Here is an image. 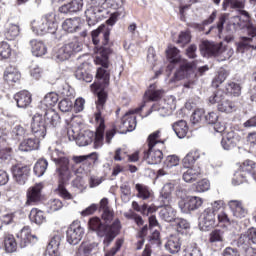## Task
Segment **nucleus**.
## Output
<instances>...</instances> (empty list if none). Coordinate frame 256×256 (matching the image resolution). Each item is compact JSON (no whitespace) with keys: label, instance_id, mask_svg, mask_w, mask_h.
<instances>
[{"label":"nucleus","instance_id":"obj_38","mask_svg":"<svg viewBox=\"0 0 256 256\" xmlns=\"http://www.w3.org/2000/svg\"><path fill=\"white\" fill-rule=\"evenodd\" d=\"M239 170L248 177H253L256 171V163L253 160H245L241 165Z\"/></svg>","mask_w":256,"mask_h":256},{"label":"nucleus","instance_id":"obj_3","mask_svg":"<svg viewBox=\"0 0 256 256\" xmlns=\"http://www.w3.org/2000/svg\"><path fill=\"white\" fill-rule=\"evenodd\" d=\"M68 139L75 141L78 147H87L94 143V148L103 147L105 139V131L103 129L85 130V129H69L67 131Z\"/></svg>","mask_w":256,"mask_h":256},{"label":"nucleus","instance_id":"obj_46","mask_svg":"<svg viewBox=\"0 0 256 256\" xmlns=\"http://www.w3.org/2000/svg\"><path fill=\"white\" fill-rule=\"evenodd\" d=\"M225 239V231L221 229H215L209 234L210 243H223Z\"/></svg>","mask_w":256,"mask_h":256},{"label":"nucleus","instance_id":"obj_18","mask_svg":"<svg viewBox=\"0 0 256 256\" xmlns=\"http://www.w3.org/2000/svg\"><path fill=\"white\" fill-rule=\"evenodd\" d=\"M53 160L58 165L57 171L61 181H69V159L67 157H60Z\"/></svg>","mask_w":256,"mask_h":256},{"label":"nucleus","instance_id":"obj_5","mask_svg":"<svg viewBox=\"0 0 256 256\" xmlns=\"http://www.w3.org/2000/svg\"><path fill=\"white\" fill-rule=\"evenodd\" d=\"M61 123V117L57 111L48 109L45 112V118L41 114H35L32 117L31 129H53Z\"/></svg>","mask_w":256,"mask_h":256},{"label":"nucleus","instance_id":"obj_28","mask_svg":"<svg viewBox=\"0 0 256 256\" xmlns=\"http://www.w3.org/2000/svg\"><path fill=\"white\" fill-rule=\"evenodd\" d=\"M165 249L168 253L175 255V253H179L181 251V240L177 235H171L168 237L165 243Z\"/></svg>","mask_w":256,"mask_h":256},{"label":"nucleus","instance_id":"obj_34","mask_svg":"<svg viewBox=\"0 0 256 256\" xmlns=\"http://www.w3.org/2000/svg\"><path fill=\"white\" fill-rule=\"evenodd\" d=\"M135 189H136V191H138V193H137L138 199L147 201L148 199L153 198V192L151 191V189H149L148 186H145L143 184H136Z\"/></svg>","mask_w":256,"mask_h":256},{"label":"nucleus","instance_id":"obj_54","mask_svg":"<svg viewBox=\"0 0 256 256\" xmlns=\"http://www.w3.org/2000/svg\"><path fill=\"white\" fill-rule=\"evenodd\" d=\"M247 174H244L240 169H238L232 178V185H241L247 181Z\"/></svg>","mask_w":256,"mask_h":256},{"label":"nucleus","instance_id":"obj_36","mask_svg":"<svg viewBox=\"0 0 256 256\" xmlns=\"http://www.w3.org/2000/svg\"><path fill=\"white\" fill-rule=\"evenodd\" d=\"M160 218L167 223L175 221V209L172 206H164L159 213Z\"/></svg>","mask_w":256,"mask_h":256},{"label":"nucleus","instance_id":"obj_35","mask_svg":"<svg viewBox=\"0 0 256 256\" xmlns=\"http://www.w3.org/2000/svg\"><path fill=\"white\" fill-rule=\"evenodd\" d=\"M201 176V169L200 168H188L183 173V180L186 183H193V181H197Z\"/></svg>","mask_w":256,"mask_h":256},{"label":"nucleus","instance_id":"obj_49","mask_svg":"<svg viewBox=\"0 0 256 256\" xmlns=\"http://www.w3.org/2000/svg\"><path fill=\"white\" fill-rule=\"evenodd\" d=\"M120 191L122 201H124V203H128L129 199H131V185H129V182H124L120 186Z\"/></svg>","mask_w":256,"mask_h":256},{"label":"nucleus","instance_id":"obj_10","mask_svg":"<svg viewBox=\"0 0 256 256\" xmlns=\"http://www.w3.org/2000/svg\"><path fill=\"white\" fill-rule=\"evenodd\" d=\"M215 213L210 209H205L199 218V227L201 231H210L213 227H217V220L215 218Z\"/></svg>","mask_w":256,"mask_h":256},{"label":"nucleus","instance_id":"obj_58","mask_svg":"<svg viewBox=\"0 0 256 256\" xmlns=\"http://www.w3.org/2000/svg\"><path fill=\"white\" fill-rule=\"evenodd\" d=\"M199 159V151H192L188 153L183 159L184 167H189V165H193L195 161Z\"/></svg>","mask_w":256,"mask_h":256},{"label":"nucleus","instance_id":"obj_51","mask_svg":"<svg viewBox=\"0 0 256 256\" xmlns=\"http://www.w3.org/2000/svg\"><path fill=\"white\" fill-rule=\"evenodd\" d=\"M176 225V231L178 233L184 234L187 229L191 227V225L187 222V220L183 218H175L174 219Z\"/></svg>","mask_w":256,"mask_h":256},{"label":"nucleus","instance_id":"obj_1","mask_svg":"<svg viewBox=\"0 0 256 256\" xmlns=\"http://www.w3.org/2000/svg\"><path fill=\"white\" fill-rule=\"evenodd\" d=\"M103 34V47H101L98 52L96 53L94 62L96 65H101L97 69L96 77L97 79H102L104 85H109V55L113 53V50L109 48L107 45H109V36L111 35V32L105 28V25H101L96 30L92 31V37H99V35Z\"/></svg>","mask_w":256,"mask_h":256},{"label":"nucleus","instance_id":"obj_23","mask_svg":"<svg viewBox=\"0 0 256 256\" xmlns=\"http://www.w3.org/2000/svg\"><path fill=\"white\" fill-rule=\"evenodd\" d=\"M219 44H215V42L203 41L200 45V51L204 57H217V53L219 51Z\"/></svg>","mask_w":256,"mask_h":256},{"label":"nucleus","instance_id":"obj_22","mask_svg":"<svg viewBox=\"0 0 256 256\" xmlns=\"http://www.w3.org/2000/svg\"><path fill=\"white\" fill-rule=\"evenodd\" d=\"M215 133H220L222 137L221 145L225 151H229L231 147H233L234 139H235V131L233 130H222L219 132V130H215Z\"/></svg>","mask_w":256,"mask_h":256},{"label":"nucleus","instance_id":"obj_9","mask_svg":"<svg viewBox=\"0 0 256 256\" xmlns=\"http://www.w3.org/2000/svg\"><path fill=\"white\" fill-rule=\"evenodd\" d=\"M83 235H85V229L81 227L79 222H73L66 231V239L70 245L81 243Z\"/></svg>","mask_w":256,"mask_h":256},{"label":"nucleus","instance_id":"obj_63","mask_svg":"<svg viewBox=\"0 0 256 256\" xmlns=\"http://www.w3.org/2000/svg\"><path fill=\"white\" fill-rule=\"evenodd\" d=\"M191 42V33L189 32H181L179 34L178 40H177V44L181 45V47H185V45H187V43Z\"/></svg>","mask_w":256,"mask_h":256},{"label":"nucleus","instance_id":"obj_19","mask_svg":"<svg viewBox=\"0 0 256 256\" xmlns=\"http://www.w3.org/2000/svg\"><path fill=\"white\" fill-rule=\"evenodd\" d=\"M14 101L19 109H27L33 101L31 93L27 90H22L14 95Z\"/></svg>","mask_w":256,"mask_h":256},{"label":"nucleus","instance_id":"obj_17","mask_svg":"<svg viewBox=\"0 0 256 256\" xmlns=\"http://www.w3.org/2000/svg\"><path fill=\"white\" fill-rule=\"evenodd\" d=\"M196 67L197 66L195 65V62H185L184 64H181L180 68L174 74L173 81H181L182 79H187V77L193 74V71Z\"/></svg>","mask_w":256,"mask_h":256},{"label":"nucleus","instance_id":"obj_47","mask_svg":"<svg viewBox=\"0 0 256 256\" xmlns=\"http://www.w3.org/2000/svg\"><path fill=\"white\" fill-rule=\"evenodd\" d=\"M203 115H205V110L203 108H197L194 110L190 117V123L192 127H195V125H199L201 123V119H203Z\"/></svg>","mask_w":256,"mask_h":256},{"label":"nucleus","instance_id":"obj_29","mask_svg":"<svg viewBox=\"0 0 256 256\" xmlns=\"http://www.w3.org/2000/svg\"><path fill=\"white\" fill-rule=\"evenodd\" d=\"M31 52L34 57H43V55L47 54V46L43 41L33 39L30 41Z\"/></svg>","mask_w":256,"mask_h":256},{"label":"nucleus","instance_id":"obj_37","mask_svg":"<svg viewBox=\"0 0 256 256\" xmlns=\"http://www.w3.org/2000/svg\"><path fill=\"white\" fill-rule=\"evenodd\" d=\"M234 53L235 51L233 50V48L229 46H219L216 57L218 58V61H227V59H231L233 57Z\"/></svg>","mask_w":256,"mask_h":256},{"label":"nucleus","instance_id":"obj_44","mask_svg":"<svg viewBox=\"0 0 256 256\" xmlns=\"http://www.w3.org/2000/svg\"><path fill=\"white\" fill-rule=\"evenodd\" d=\"M245 49H256V38H243V41L238 44V51L244 53Z\"/></svg>","mask_w":256,"mask_h":256},{"label":"nucleus","instance_id":"obj_24","mask_svg":"<svg viewBox=\"0 0 256 256\" xmlns=\"http://www.w3.org/2000/svg\"><path fill=\"white\" fill-rule=\"evenodd\" d=\"M59 101V95L55 92H49L45 95L44 99L40 102V109H43L45 113L49 111V109H53L52 107H55L57 105V102Z\"/></svg>","mask_w":256,"mask_h":256},{"label":"nucleus","instance_id":"obj_40","mask_svg":"<svg viewBox=\"0 0 256 256\" xmlns=\"http://www.w3.org/2000/svg\"><path fill=\"white\" fill-rule=\"evenodd\" d=\"M19 33V25L10 23L6 26L4 35L8 41H13V39L19 37Z\"/></svg>","mask_w":256,"mask_h":256},{"label":"nucleus","instance_id":"obj_39","mask_svg":"<svg viewBox=\"0 0 256 256\" xmlns=\"http://www.w3.org/2000/svg\"><path fill=\"white\" fill-rule=\"evenodd\" d=\"M4 247L6 253H15V251H17V241L15 240V236L6 234L4 236Z\"/></svg>","mask_w":256,"mask_h":256},{"label":"nucleus","instance_id":"obj_55","mask_svg":"<svg viewBox=\"0 0 256 256\" xmlns=\"http://www.w3.org/2000/svg\"><path fill=\"white\" fill-rule=\"evenodd\" d=\"M225 21H227V15H222L219 18L217 26H211L209 31L206 32V35H209L211 31H215V33L221 34L223 32V26L225 25Z\"/></svg>","mask_w":256,"mask_h":256},{"label":"nucleus","instance_id":"obj_45","mask_svg":"<svg viewBox=\"0 0 256 256\" xmlns=\"http://www.w3.org/2000/svg\"><path fill=\"white\" fill-rule=\"evenodd\" d=\"M168 61L170 63H179L181 61V55L179 54V49L175 46L168 47V50L166 51Z\"/></svg>","mask_w":256,"mask_h":256},{"label":"nucleus","instance_id":"obj_42","mask_svg":"<svg viewBox=\"0 0 256 256\" xmlns=\"http://www.w3.org/2000/svg\"><path fill=\"white\" fill-rule=\"evenodd\" d=\"M29 219L32 223H36V225L45 223V215L43 214V211L38 210L37 208H33L30 211Z\"/></svg>","mask_w":256,"mask_h":256},{"label":"nucleus","instance_id":"obj_7","mask_svg":"<svg viewBox=\"0 0 256 256\" xmlns=\"http://www.w3.org/2000/svg\"><path fill=\"white\" fill-rule=\"evenodd\" d=\"M82 49L83 43L79 41V38H73L72 41L64 44L54 53V59L60 62L67 61L73 53H79Z\"/></svg>","mask_w":256,"mask_h":256},{"label":"nucleus","instance_id":"obj_52","mask_svg":"<svg viewBox=\"0 0 256 256\" xmlns=\"http://www.w3.org/2000/svg\"><path fill=\"white\" fill-rule=\"evenodd\" d=\"M245 0H236L234 5L232 6V9H240V15L245 17V21H249L251 16L249 15V12L243 10L245 9Z\"/></svg>","mask_w":256,"mask_h":256},{"label":"nucleus","instance_id":"obj_57","mask_svg":"<svg viewBox=\"0 0 256 256\" xmlns=\"http://www.w3.org/2000/svg\"><path fill=\"white\" fill-rule=\"evenodd\" d=\"M251 245L253 243L251 242L247 232L245 234H242L238 239V247H242V249H245L249 251L251 249Z\"/></svg>","mask_w":256,"mask_h":256},{"label":"nucleus","instance_id":"obj_64","mask_svg":"<svg viewBox=\"0 0 256 256\" xmlns=\"http://www.w3.org/2000/svg\"><path fill=\"white\" fill-rule=\"evenodd\" d=\"M184 256H203V253H201L199 248L189 246L184 249Z\"/></svg>","mask_w":256,"mask_h":256},{"label":"nucleus","instance_id":"obj_11","mask_svg":"<svg viewBox=\"0 0 256 256\" xmlns=\"http://www.w3.org/2000/svg\"><path fill=\"white\" fill-rule=\"evenodd\" d=\"M203 205V198L198 196H189L186 200L179 202V207L182 213H189L191 211H196Z\"/></svg>","mask_w":256,"mask_h":256},{"label":"nucleus","instance_id":"obj_26","mask_svg":"<svg viewBox=\"0 0 256 256\" xmlns=\"http://www.w3.org/2000/svg\"><path fill=\"white\" fill-rule=\"evenodd\" d=\"M4 80L8 85H15V83H19L21 81V73L17 68L13 66H9L4 71Z\"/></svg>","mask_w":256,"mask_h":256},{"label":"nucleus","instance_id":"obj_8","mask_svg":"<svg viewBox=\"0 0 256 256\" xmlns=\"http://www.w3.org/2000/svg\"><path fill=\"white\" fill-rule=\"evenodd\" d=\"M209 103L218 105V111L221 113H233L236 107L235 104L227 99H225V93L223 91H218L213 96L209 98Z\"/></svg>","mask_w":256,"mask_h":256},{"label":"nucleus","instance_id":"obj_13","mask_svg":"<svg viewBox=\"0 0 256 256\" xmlns=\"http://www.w3.org/2000/svg\"><path fill=\"white\" fill-rule=\"evenodd\" d=\"M228 207L235 219H245L249 210L246 209L245 204L241 200L228 201Z\"/></svg>","mask_w":256,"mask_h":256},{"label":"nucleus","instance_id":"obj_43","mask_svg":"<svg viewBox=\"0 0 256 256\" xmlns=\"http://www.w3.org/2000/svg\"><path fill=\"white\" fill-rule=\"evenodd\" d=\"M49 163L45 159H39L34 165V173L36 177H43L45 175V171H47V167Z\"/></svg>","mask_w":256,"mask_h":256},{"label":"nucleus","instance_id":"obj_41","mask_svg":"<svg viewBox=\"0 0 256 256\" xmlns=\"http://www.w3.org/2000/svg\"><path fill=\"white\" fill-rule=\"evenodd\" d=\"M145 97L149 101H159L163 97V90H157V85L151 84L148 91L145 93Z\"/></svg>","mask_w":256,"mask_h":256},{"label":"nucleus","instance_id":"obj_6","mask_svg":"<svg viewBox=\"0 0 256 256\" xmlns=\"http://www.w3.org/2000/svg\"><path fill=\"white\" fill-rule=\"evenodd\" d=\"M161 131H156L148 137V151L144 152V159L148 165H159L163 161V152L159 149H155L157 143H163L159 140Z\"/></svg>","mask_w":256,"mask_h":256},{"label":"nucleus","instance_id":"obj_56","mask_svg":"<svg viewBox=\"0 0 256 256\" xmlns=\"http://www.w3.org/2000/svg\"><path fill=\"white\" fill-rule=\"evenodd\" d=\"M228 76H229V72H227V70L220 69L218 71L217 77L212 81V85L214 87H219V85H221V83L225 82V79H227Z\"/></svg>","mask_w":256,"mask_h":256},{"label":"nucleus","instance_id":"obj_4","mask_svg":"<svg viewBox=\"0 0 256 256\" xmlns=\"http://www.w3.org/2000/svg\"><path fill=\"white\" fill-rule=\"evenodd\" d=\"M58 27L55 21V12H49L42 18L31 22V29L35 35H47V33L56 35Z\"/></svg>","mask_w":256,"mask_h":256},{"label":"nucleus","instance_id":"obj_27","mask_svg":"<svg viewBox=\"0 0 256 256\" xmlns=\"http://www.w3.org/2000/svg\"><path fill=\"white\" fill-rule=\"evenodd\" d=\"M75 77L79 81H85L86 83H91L93 81V74L89 71V64L83 63L75 71Z\"/></svg>","mask_w":256,"mask_h":256},{"label":"nucleus","instance_id":"obj_33","mask_svg":"<svg viewBox=\"0 0 256 256\" xmlns=\"http://www.w3.org/2000/svg\"><path fill=\"white\" fill-rule=\"evenodd\" d=\"M79 25V18H68L62 23V29L66 31V33H75V31L79 29Z\"/></svg>","mask_w":256,"mask_h":256},{"label":"nucleus","instance_id":"obj_30","mask_svg":"<svg viewBox=\"0 0 256 256\" xmlns=\"http://www.w3.org/2000/svg\"><path fill=\"white\" fill-rule=\"evenodd\" d=\"M83 10V0H72L60 7V13H79Z\"/></svg>","mask_w":256,"mask_h":256},{"label":"nucleus","instance_id":"obj_20","mask_svg":"<svg viewBox=\"0 0 256 256\" xmlns=\"http://www.w3.org/2000/svg\"><path fill=\"white\" fill-rule=\"evenodd\" d=\"M31 170L27 166H13L12 167V174L13 177L19 185H25L27 182V177H29V172Z\"/></svg>","mask_w":256,"mask_h":256},{"label":"nucleus","instance_id":"obj_12","mask_svg":"<svg viewBox=\"0 0 256 256\" xmlns=\"http://www.w3.org/2000/svg\"><path fill=\"white\" fill-rule=\"evenodd\" d=\"M98 100L96 102L97 113L95 114L96 125H98L97 129H105V119L101 116V111H103V107L107 101V93L105 91L98 92Z\"/></svg>","mask_w":256,"mask_h":256},{"label":"nucleus","instance_id":"obj_16","mask_svg":"<svg viewBox=\"0 0 256 256\" xmlns=\"http://www.w3.org/2000/svg\"><path fill=\"white\" fill-rule=\"evenodd\" d=\"M143 109V106L138 107L136 109L129 110L125 113L122 118V128L123 129H136L137 128V117H135V113H139Z\"/></svg>","mask_w":256,"mask_h":256},{"label":"nucleus","instance_id":"obj_2","mask_svg":"<svg viewBox=\"0 0 256 256\" xmlns=\"http://www.w3.org/2000/svg\"><path fill=\"white\" fill-rule=\"evenodd\" d=\"M88 229L92 231V233H95L100 239L104 237L103 244L105 247H109L121 229V222L119 219H116L112 225H109L104 223L101 218L95 216L89 219Z\"/></svg>","mask_w":256,"mask_h":256},{"label":"nucleus","instance_id":"obj_59","mask_svg":"<svg viewBox=\"0 0 256 256\" xmlns=\"http://www.w3.org/2000/svg\"><path fill=\"white\" fill-rule=\"evenodd\" d=\"M11 57V46L7 42H0V59Z\"/></svg>","mask_w":256,"mask_h":256},{"label":"nucleus","instance_id":"obj_14","mask_svg":"<svg viewBox=\"0 0 256 256\" xmlns=\"http://www.w3.org/2000/svg\"><path fill=\"white\" fill-rule=\"evenodd\" d=\"M17 237L20 239L19 246L21 249H25V247H28V245H31V243H37L39 239L31 234V228L28 226L24 227L18 234Z\"/></svg>","mask_w":256,"mask_h":256},{"label":"nucleus","instance_id":"obj_50","mask_svg":"<svg viewBox=\"0 0 256 256\" xmlns=\"http://www.w3.org/2000/svg\"><path fill=\"white\" fill-rule=\"evenodd\" d=\"M97 247H99L97 242L82 243L80 246V251H82L83 255L89 256L91 253H93V251L97 250Z\"/></svg>","mask_w":256,"mask_h":256},{"label":"nucleus","instance_id":"obj_15","mask_svg":"<svg viewBox=\"0 0 256 256\" xmlns=\"http://www.w3.org/2000/svg\"><path fill=\"white\" fill-rule=\"evenodd\" d=\"M41 191H43V183L35 184L27 190V200L25 205H35L41 201Z\"/></svg>","mask_w":256,"mask_h":256},{"label":"nucleus","instance_id":"obj_31","mask_svg":"<svg viewBox=\"0 0 256 256\" xmlns=\"http://www.w3.org/2000/svg\"><path fill=\"white\" fill-rule=\"evenodd\" d=\"M72 161L75 165H88L91 166L97 161V153H91L82 156H73Z\"/></svg>","mask_w":256,"mask_h":256},{"label":"nucleus","instance_id":"obj_32","mask_svg":"<svg viewBox=\"0 0 256 256\" xmlns=\"http://www.w3.org/2000/svg\"><path fill=\"white\" fill-rule=\"evenodd\" d=\"M19 149L23 152L35 151L39 149V141L30 136L28 139L21 142Z\"/></svg>","mask_w":256,"mask_h":256},{"label":"nucleus","instance_id":"obj_60","mask_svg":"<svg viewBox=\"0 0 256 256\" xmlns=\"http://www.w3.org/2000/svg\"><path fill=\"white\" fill-rule=\"evenodd\" d=\"M103 181H105V177L103 176L90 175L88 179V185L90 189H95V187H99Z\"/></svg>","mask_w":256,"mask_h":256},{"label":"nucleus","instance_id":"obj_48","mask_svg":"<svg viewBox=\"0 0 256 256\" xmlns=\"http://www.w3.org/2000/svg\"><path fill=\"white\" fill-rule=\"evenodd\" d=\"M46 256H59V242L57 240L52 239L47 246Z\"/></svg>","mask_w":256,"mask_h":256},{"label":"nucleus","instance_id":"obj_53","mask_svg":"<svg viewBox=\"0 0 256 256\" xmlns=\"http://www.w3.org/2000/svg\"><path fill=\"white\" fill-rule=\"evenodd\" d=\"M226 93L234 97H239V95H241V86L235 82L228 83L226 85Z\"/></svg>","mask_w":256,"mask_h":256},{"label":"nucleus","instance_id":"obj_21","mask_svg":"<svg viewBox=\"0 0 256 256\" xmlns=\"http://www.w3.org/2000/svg\"><path fill=\"white\" fill-rule=\"evenodd\" d=\"M100 13H103V8H97L95 6H89L85 10V17L89 27H93V25H97L101 16Z\"/></svg>","mask_w":256,"mask_h":256},{"label":"nucleus","instance_id":"obj_25","mask_svg":"<svg viewBox=\"0 0 256 256\" xmlns=\"http://www.w3.org/2000/svg\"><path fill=\"white\" fill-rule=\"evenodd\" d=\"M173 109H175V99L173 98H171V104L167 103V100H164L160 105L154 104L152 106V111H158L162 117L171 115Z\"/></svg>","mask_w":256,"mask_h":256},{"label":"nucleus","instance_id":"obj_62","mask_svg":"<svg viewBox=\"0 0 256 256\" xmlns=\"http://www.w3.org/2000/svg\"><path fill=\"white\" fill-rule=\"evenodd\" d=\"M211 189V183L207 179H202L196 185V191L198 193H205V191H209Z\"/></svg>","mask_w":256,"mask_h":256},{"label":"nucleus","instance_id":"obj_61","mask_svg":"<svg viewBox=\"0 0 256 256\" xmlns=\"http://www.w3.org/2000/svg\"><path fill=\"white\" fill-rule=\"evenodd\" d=\"M58 107L62 113H69L73 109V101L69 99H63L59 102Z\"/></svg>","mask_w":256,"mask_h":256}]
</instances>
